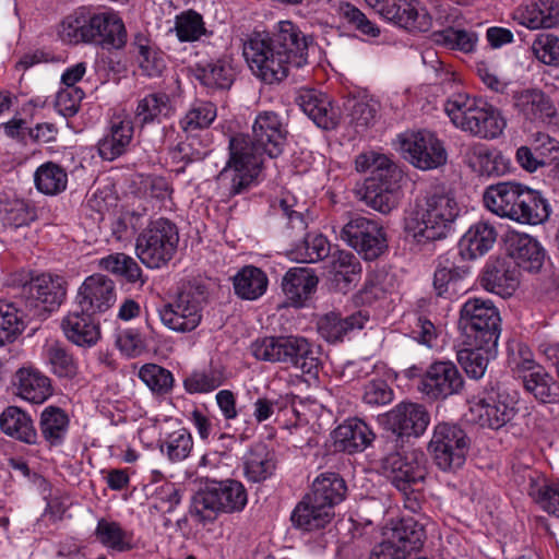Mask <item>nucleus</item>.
Segmentation results:
<instances>
[{"label":"nucleus","instance_id":"1","mask_svg":"<svg viewBox=\"0 0 559 559\" xmlns=\"http://www.w3.org/2000/svg\"><path fill=\"white\" fill-rule=\"evenodd\" d=\"M287 133L278 114L261 111L253 121L251 134L230 138L229 158L216 178L224 194L235 197L246 192L261 171L263 156L275 158L282 154Z\"/></svg>","mask_w":559,"mask_h":559},{"label":"nucleus","instance_id":"2","mask_svg":"<svg viewBox=\"0 0 559 559\" xmlns=\"http://www.w3.org/2000/svg\"><path fill=\"white\" fill-rule=\"evenodd\" d=\"M313 43L290 21H281L273 33L254 32L242 43V55L252 73L266 84L283 82L292 68L308 63L309 46Z\"/></svg>","mask_w":559,"mask_h":559},{"label":"nucleus","instance_id":"3","mask_svg":"<svg viewBox=\"0 0 559 559\" xmlns=\"http://www.w3.org/2000/svg\"><path fill=\"white\" fill-rule=\"evenodd\" d=\"M461 212L451 189L435 187L418 199L405 217L404 228L418 243L447 237Z\"/></svg>","mask_w":559,"mask_h":559},{"label":"nucleus","instance_id":"4","mask_svg":"<svg viewBox=\"0 0 559 559\" xmlns=\"http://www.w3.org/2000/svg\"><path fill=\"white\" fill-rule=\"evenodd\" d=\"M483 200L486 209L495 215L520 224H542L550 214L548 202L538 191L514 181L489 186Z\"/></svg>","mask_w":559,"mask_h":559},{"label":"nucleus","instance_id":"5","mask_svg":"<svg viewBox=\"0 0 559 559\" xmlns=\"http://www.w3.org/2000/svg\"><path fill=\"white\" fill-rule=\"evenodd\" d=\"M247 502L248 493L240 481L213 480L192 496L189 513L197 523L206 526L214 523L219 514L241 512Z\"/></svg>","mask_w":559,"mask_h":559},{"label":"nucleus","instance_id":"6","mask_svg":"<svg viewBox=\"0 0 559 559\" xmlns=\"http://www.w3.org/2000/svg\"><path fill=\"white\" fill-rule=\"evenodd\" d=\"M444 110L455 127L481 139L498 138L507 126L497 108L466 94L450 97Z\"/></svg>","mask_w":559,"mask_h":559},{"label":"nucleus","instance_id":"7","mask_svg":"<svg viewBox=\"0 0 559 559\" xmlns=\"http://www.w3.org/2000/svg\"><path fill=\"white\" fill-rule=\"evenodd\" d=\"M178 242L175 223L164 217L151 221L136 238V257L147 267L159 269L174 258Z\"/></svg>","mask_w":559,"mask_h":559},{"label":"nucleus","instance_id":"8","mask_svg":"<svg viewBox=\"0 0 559 559\" xmlns=\"http://www.w3.org/2000/svg\"><path fill=\"white\" fill-rule=\"evenodd\" d=\"M501 318L491 300L471 298L460 311L459 326L466 340L487 347H497L500 336Z\"/></svg>","mask_w":559,"mask_h":559},{"label":"nucleus","instance_id":"9","mask_svg":"<svg viewBox=\"0 0 559 559\" xmlns=\"http://www.w3.org/2000/svg\"><path fill=\"white\" fill-rule=\"evenodd\" d=\"M207 293L202 284H188L171 302L158 309L162 323L169 330L186 333L193 331L201 322Z\"/></svg>","mask_w":559,"mask_h":559},{"label":"nucleus","instance_id":"10","mask_svg":"<svg viewBox=\"0 0 559 559\" xmlns=\"http://www.w3.org/2000/svg\"><path fill=\"white\" fill-rule=\"evenodd\" d=\"M469 447L471 440L460 425L443 421L433 427L428 452L441 471L451 472L464 465Z\"/></svg>","mask_w":559,"mask_h":559},{"label":"nucleus","instance_id":"11","mask_svg":"<svg viewBox=\"0 0 559 559\" xmlns=\"http://www.w3.org/2000/svg\"><path fill=\"white\" fill-rule=\"evenodd\" d=\"M469 420L483 428L499 429L515 414L516 400L500 385L469 401Z\"/></svg>","mask_w":559,"mask_h":559},{"label":"nucleus","instance_id":"12","mask_svg":"<svg viewBox=\"0 0 559 559\" xmlns=\"http://www.w3.org/2000/svg\"><path fill=\"white\" fill-rule=\"evenodd\" d=\"M340 236L367 261L378 259L388 248L383 228L364 216L352 217L342 227Z\"/></svg>","mask_w":559,"mask_h":559},{"label":"nucleus","instance_id":"13","mask_svg":"<svg viewBox=\"0 0 559 559\" xmlns=\"http://www.w3.org/2000/svg\"><path fill=\"white\" fill-rule=\"evenodd\" d=\"M464 388V378L459 368L450 360L431 362L417 382V390L429 401H444L460 394Z\"/></svg>","mask_w":559,"mask_h":559},{"label":"nucleus","instance_id":"14","mask_svg":"<svg viewBox=\"0 0 559 559\" xmlns=\"http://www.w3.org/2000/svg\"><path fill=\"white\" fill-rule=\"evenodd\" d=\"M400 144L404 157L418 169H435L447 162V151L442 142L429 131L403 134Z\"/></svg>","mask_w":559,"mask_h":559},{"label":"nucleus","instance_id":"15","mask_svg":"<svg viewBox=\"0 0 559 559\" xmlns=\"http://www.w3.org/2000/svg\"><path fill=\"white\" fill-rule=\"evenodd\" d=\"M381 171L366 179L360 199L371 209L388 214L397 206L403 175L397 166H390Z\"/></svg>","mask_w":559,"mask_h":559},{"label":"nucleus","instance_id":"16","mask_svg":"<svg viewBox=\"0 0 559 559\" xmlns=\"http://www.w3.org/2000/svg\"><path fill=\"white\" fill-rule=\"evenodd\" d=\"M385 20L411 32H427L431 19L427 12L417 9L416 0H366Z\"/></svg>","mask_w":559,"mask_h":559},{"label":"nucleus","instance_id":"17","mask_svg":"<svg viewBox=\"0 0 559 559\" xmlns=\"http://www.w3.org/2000/svg\"><path fill=\"white\" fill-rule=\"evenodd\" d=\"M430 421L426 407L418 403L402 402L385 414V428L395 437V441L404 437L421 436Z\"/></svg>","mask_w":559,"mask_h":559},{"label":"nucleus","instance_id":"18","mask_svg":"<svg viewBox=\"0 0 559 559\" xmlns=\"http://www.w3.org/2000/svg\"><path fill=\"white\" fill-rule=\"evenodd\" d=\"M87 44L104 49H121L127 44V29L122 19L114 11L87 15Z\"/></svg>","mask_w":559,"mask_h":559},{"label":"nucleus","instance_id":"19","mask_svg":"<svg viewBox=\"0 0 559 559\" xmlns=\"http://www.w3.org/2000/svg\"><path fill=\"white\" fill-rule=\"evenodd\" d=\"M116 284L104 274H93L79 288L76 300L82 311L104 313L116 302Z\"/></svg>","mask_w":559,"mask_h":559},{"label":"nucleus","instance_id":"20","mask_svg":"<svg viewBox=\"0 0 559 559\" xmlns=\"http://www.w3.org/2000/svg\"><path fill=\"white\" fill-rule=\"evenodd\" d=\"M426 538L424 526L413 518H404L384 532V539L376 547L393 555L419 550Z\"/></svg>","mask_w":559,"mask_h":559},{"label":"nucleus","instance_id":"21","mask_svg":"<svg viewBox=\"0 0 559 559\" xmlns=\"http://www.w3.org/2000/svg\"><path fill=\"white\" fill-rule=\"evenodd\" d=\"M520 283V272L509 258H496L487 261L483 275V287L503 298L510 297Z\"/></svg>","mask_w":559,"mask_h":559},{"label":"nucleus","instance_id":"22","mask_svg":"<svg viewBox=\"0 0 559 559\" xmlns=\"http://www.w3.org/2000/svg\"><path fill=\"white\" fill-rule=\"evenodd\" d=\"M382 468L391 483L405 493L426 477L424 465L414 455L403 456L400 452L383 457Z\"/></svg>","mask_w":559,"mask_h":559},{"label":"nucleus","instance_id":"23","mask_svg":"<svg viewBox=\"0 0 559 559\" xmlns=\"http://www.w3.org/2000/svg\"><path fill=\"white\" fill-rule=\"evenodd\" d=\"M24 294L32 306H41L43 311L50 312L61 305L66 297V287L60 277L41 274L33 277L23 286Z\"/></svg>","mask_w":559,"mask_h":559},{"label":"nucleus","instance_id":"24","mask_svg":"<svg viewBox=\"0 0 559 559\" xmlns=\"http://www.w3.org/2000/svg\"><path fill=\"white\" fill-rule=\"evenodd\" d=\"M298 105L319 128L330 130L338 124L340 109L322 92L312 88L302 90L298 96Z\"/></svg>","mask_w":559,"mask_h":559},{"label":"nucleus","instance_id":"25","mask_svg":"<svg viewBox=\"0 0 559 559\" xmlns=\"http://www.w3.org/2000/svg\"><path fill=\"white\" fill-rule=\"evenodd\" d=\"M92 316L80 309V311L69 312L62 319L61 329L69 342L84 348L97 344L100 338V328Z\"/></svg>","mask_w":559,"mask_h":559},{"label":"nucleus","instance_id":"26","mask_svg":"<svg viewBox=\"0 0 559 559\" xmlns=\"http://www.w3.org/2000/svg\"><path fill=\"white\" fill-rule=\"evenodd\" d=\"M508 251L518 269L535 273L540 270L545 251L538 241L527 234H513L508 239Z\"/></svg>","mask_w":559,"mask_h":559},{"label":"nucleus","instance_id":"27","mask_svg":"<svg viewBox=\"0 0 559 559\" xmlns=\"http://www.w3.org/2000/svg\"><path fill=\"white\" fill-rule=\"evenodd\" d=\"M374 439L370 427L358 418L344 421L333 431L334 447L349 454L367 449Z\"/></svg>","mask_w":559,"mask_h":559},{"label":"nucleus","instance_id":"28","mask_svg":"<svg viewBox=\"0 0 559 559\" xmlns=\"http://www.w3.org/2000/svg\"><path fill=\"white\" fill-rule=\"evenodd\" d=\"M369 321V316L365 311H357L347 317H342L337 312H329L318 320V332L329 343H336L348 335L350 332L361 330Z\"/></svg>","mask_w":559,"mask_h":559},{"label":"nucleus","instance_id":"29","mask_svg":"<svg viewBox=\"0 0 559 559\" xmlns=\"http://www.w3.org/2000/svg\"><path fill=\"white\" fill-rule=\"evenodd\" d=\"M278 362L292 364L304 373H311L318 367V360L313 357V350L307 338L288 335L278 336Z\"/></svg>","mask_w":559,"mask_h":559},{"label":"nucleus","instance_id":"30","mask_svg":"<svg viewBox=\"0 0 559 559\" xmlns=\"http://www.w3.org/2000/svg\"><path fill=\"white\" fill-rule=\"evenodd\" d=\"M498 230L493 224L480 219L466 230L460 240L463 258L476 259L486 254L496 243Z\"/></svg>","mask_w":559,"mask_h":559},{"label":"nucleus","instance_id":"31","mask_svg":"<svg viewBox=\"0 0 559 559\" xmlns=\"http://www.w3.org/2000/svg\"><path fill=\"white\" fill-rule=\"evenodd\" d=\"M514 107L530 121H545L556 116L557 110L551 102L540 90H524L513 96Z\"/></svg>","mask_w":559,"mask_h":559},{"label":"nucleus","instance_id":"32","mask_svg":"<svg viewBox=\"0 0 559 559\" xmlns=\"http://www.w3.org/2000/svg\"><path fill=\"white\" fill-rule=\"evenodd\" d=\"M133 122L126 117L112 121L109 132L98 141V154L105 160H115L127 152L133 138Z\"/></svg>","mask_w":559,"mask_h":559},{"label":"nucleus","instance_id":"33","mask_svg":"<svg viewBox=\"0 0 559 559\" xmlns=\"http://www.w3.org/2000/svg\"><path fill=\"white\" fill-rule=\"evenodd\" d=\"M514 19L530 29L550 28L559 24V9L551 0H532L516 9Z\"/></svg>","mask_w":559,"mask_h":559},{"label":"nucleus","instance_id":"34","mask_svg":"<svg viewBox=\"0 0 559 559\" xmlns=\"http://www.w3.org/2000/svg\"><path fill=\"white\" fill-rule=\"evenodd\" d=\"M318 285V277L309 267L289 269L283 277L282 288L294 306H302Z\"/></svg>","mask_w":559,"mask_h":559},{"label":"nucleus","instance_id":"35","mask_svg":"<svg viewBox=\"0 0 559 559\" xmlns=\"http://www.w3.org/2000/svg\"><path fill=\"white\" fill-rule=\"evenodd\" d=\"M131 48L136 55L141 70L151 78L162 75L166 69L165 53L151 39L148 34L138 32L131 41Z\"/></svg>","mask_w":559,"mask_h":559},{"label":"nucleus","instance_id":"36","mask_svg":"<svg viewBox=\"0 0 559 559\" xmlns=\"http://www.w3.org/2000/svg\"><path fill=\"white\" fill-rule=\"evenodd\" d=\"M16 394L34 404L44 403L52 392L50 380L33 368H21L15 374Z\"/></svg>","mask_w":559,"mask_h":559},{"label":"nucleus","instance_id":"37","mask_svg":"<svg viewBox=\"0 0 559 559\" xmlns=\"http://www.w3.org/2000/svg\"><path fill=\"white\" fill-rule=\"evenodd\" d=\"M333 516L334 511H331L326 506L314 502L312 497L306 495L294 509L290 520L294 526L310 532L323 528Z\"/></svg>","mask_w":559,"mask_h":559},{"label":"nucleus","instance_id":"38","mask_svg":"<svg viewBox=\"0 0 559 559\" xmlns=\"http://www.w3.org/2000/svg\"><path fill=\"white\" fill-rule=\"evenodd\" d=\"M1 430L27 444L37 443L38 435L31 416L16 406L7 407L0 415Z\"/></svg>","mask_w":559,"mask_h":559},{"label":"nucleus","instance_id":"39","mask_svg":"<svg viewBox=\"0 0 559 559\" xmlns=\"http://www.w3.org/2000/svg\"><path fill=\"white\" fill-rule=\"evenodd\" d=\"M346 484L336 473H323L312 483V490L308 493L314 502L329 507L331 511L335 504L344 500Z\"/></svg>","mask_w":559,"mask_h":559},{"label":"nucleus","instance_id":"40","mask_svg":"<svg viewBox=\"0 0 559 559\" xmlns=\"http://www.w3.org/2000/svg\"><path fill=\"white\" fill-rule=\"evenodd\" d=\"M465 347L457 352V361L467 376L479 379L484 376L488 362L495 357L496 347H487L485 344H476L465 340Z\"/></svg>","mask_w":559,"mask_h":559},{"label":"nucleus","instance_id":"41","mask_svg":"<svg viewBox=\"0 0 559 559\" xmlns=\"http://www.w3.org/2000/svg\"><path fill=\"white\" fill-rule=\"evenodd\" d=\"M269 280L266 274L253 265L243 266L234 276L235 294L245 300H255L266 292Z\"/></svg>","mask_w":559,"mask_h":559},{"label":"nucleus","instance_id":"42","mask_svg":"<svg viewBox=\"0 0 559 559\" xmlns=\"http://www.w3.org/2000/svg\"><path fill=\"white\" fill-rule=\"evenodd\" d=\"M522 382L526 392L543 404L559 402V390L557 391L554 377L543 367L535 368L534 371L521 374Z\"/></svg>","mask_w":559,"mask_h":559},{"label":"nucleus","instance_id":"43","mask_svg":"<svg viewBox=\"0 0 559 559\" xmlns=\"http://www.w3.org/2000/svg\"><path fill=\"white\" fill-rule=\"evenodd\" d=\"M333 282L342 292H347L360 277L361 265L349 251L340 250L332 255Z\"/></svg>","mask_w":559,"mask_h":559},{"label":"nucleus","instance_id":"44","mask_svg":"<svg viewBox=\"0 0 559 559\" xmlns=\"http://www.w3.org/2000/svg\"><path fill=\"white\" fill-rule=\"evenodd\" d=\"M69 417L60 407L48 406L40 415L39 429L49 447L60 445L68 432Z\"/></svg>","mask_w":559,"mask_h":559},{"label":"nucleus","instance_id":"45","mask_svg":"<svg viewBox=\"0 0 559 559\" xmlns=\"http://www.w3.org/2000/svg\"><path fill=\"white\" fill-rule=\"evenodd\" d=\"M174 108L168 94L156 92L145 95L138 102L134 112L135 119L141 126L159 121L162 117H168Z\"/></svg>","mask_w":559,"mask_h":559},{"label":"nucleus","instance_id":"46","mask_svg":"<svg viewBox=\"0 0 559 559\" xmlns=\"http://www.w3.org/2000/svg\"><path fill=\"white\" fill-rule=\"evenodd\" d=\"M197 79L212 90H228L234 83L235 71L230 62L217 59L197 68Z\"/></svg>","mask_w":559,"mask_h":559},{"label":"nucleus","instance_id":"47","mask_svg":"<svg viewBox=\"0 0 559 559\" xmlns=\"http://www.w3.org/2000/svg\"><path fill=\"white\" fill-rule=\"evenodd\" d=\"M95 537L104 547L114 551H129L134 547L132 533L123 530L118 522L106 519L98 520Z\"/></svg>","mask_w":559,"mask_h":559},{"label":"nucleus","instance_id":"48","mask_svg":"<svg viewBox=\"0 0 559 559\" xmlns=\"http://www.w3.org/2000/svg\"><path fill=\"white\" fill-rule=\"evenodd\" d=\"M34 181L38 191L47 195H56L66 190L68 175L56 163L47 162L40 165L34 175Z\"/></svg>","mask_w":559,"mask_h":559},{"label":"nucleus","instance_id":"49","mask_svg":"<svg viewBox=\"0 0 559 559\" xmlns=\"http://www.w3.org/2000/svg\"><path fill=\"white\" fill-rule=\"evenodd\" d=\"M275 469L273 454L265 445L257 444L245 457V472L249 480L260 483L270 477Z\"/></svg>","mask_w":559,"mask_h":559},{"label":"nucleus","instance_id":"50","mask_svg":"<svg viewBox=\"0 0 559 559\" xmlns=\"http://www.w3.org/2000/svg\"><path fill=\"white\" fill-rule=\"evenodd\" d=\"M45 356L51 371L60 378H73L78 373V364L72 354L59 342L48 343Z\"/></svg>","mask_w":559,"mask_h":559},{"label":"nucleus","instance_id":"51","mask_svg":"<svg viewBox=\"0 0 559 559\" xmlns=\"http://www.w3.org/2000/svg\"><path fill=\"white\" fill-rule=\"evenodd\" d=\"M225 372L222 367H210L207 370L192 372L183 381V386L189 393H207L225 381Z\"/></svg>","mask_w":559,"mask_h":559},{"label":"nucleus","instance_id":"52","mask_svg":"<svg viewBox=\"0 0 559 559\" xmlns=\"http://www.w3.org/2000/svg\"><path fill=\"white\" fill-rule=\"evenodd\" d=\"M472 158L469 165L481 175L500 176L506 170L504 159L500 154H493L488 147L476 144L469 147Z\"/></svg>","mask_w":559,"mask_h":559},{"label":"nucleus","instance_id":"53","mask_svg":"<svg viewBox=\"0 0 559 559\" xmlns=\"http://www.w3.org/2000/svg\"><path fill=\"white\" fill-rule=\"evenodd\" d=\"M139 378L157 395L169 393L174 385L173 373L156 364H145L139 370Z\"/></svg>","mask_w":559,"mask_h":559},{"label":"nucleus","instance_id":"54","mask_svg":"<svg viewBox=\"0 0 559 559\" xmlns=\"http://www.w3.org/2000/svg\"><path fill=\"white\" fill-rule=\"evenodd\" d=\"M216 115V106L213 103L197 100L180 120V126L186 132L205 129L212 124Z\"/></svg>","mask_w":559,"mask_h":559},{"label":"nucleus","instance_id":"55","mask_svg":"<svg viewBox=\"0 0 559 559\" xmlns=\"http://www.w3.org/2000/svg\"><path fill=\"white\" fill-rule=\"evenodd\" d=\"M193 447L190 432L185 429H178L167 436L160 443V451L165 453L173 462H180L188 457Z\"/></svg>","mask_w":559,"mask_h":559},{"label":"nucleus","instance_id":"56","mask_svg":"<svg viewBox=\"0 0 559 559\" xmlns=\"http://www.w3.org/2000/svg\"><path fill=\"white\" fill-rule=\"evenodd\" d=\"M331 246L326 237L321 234H307L296 248L301 262L314 263L329 257Z\"/></svg>","mask_w":559,"mask_h":559},{"label":"nucleus","instance_id":"57","mask_svg":"<svg viewBox=\"0 0 559 559\" xmlns=\"http://www.w3.org/2000/svg\"><path fill=\"white\" fill-rule=\"evenodd\" d=\"M59 37L67 44H87V14L75 12L68 15L60 24Z\"/></svg>","mask_w":559,"mask_h":559},{"label":"nucleus","instance_id":"58","mask_svg":"<svg viewBox=\"0 0 559 559\" xmlns=\"http://www.w3.org/2000/svg\"><path fill=\"white\" fill-rule=\"evenodd\" d=\"M175 31L180 41L197 40L205 32L203 19L192 10L183 12L176 17Z\"/></svg>","mask_w":559,"mask_h":559},{"label":"nucleus","instance_id":"59","mask_svg":"<svg viewBox=\"0 0 559 559\" xmlns=\"http://www.w3.org/2000/svg\"><path fill=\"white\" fill-rule=\"evenodd\" d=\"M534 56L544 64L559 67V37L549 33L539 34L532 44Z\"/></svg>","mask_w":559,"mask_h":559},{"label":"nucleus","instance_id":"60","mask_svg":"<svg viewBox=\"0 0 559 559\" xmlns=\"http://www.w3.org/2000/svg\"><path fill=\"white\" fill-rule=\"evenodd\" d=\"M17 310L10 304L0 302V346L12 342L22 330Z\"/></svg>","mask_w":559,"mask_h":559},{"label":"nucleus","instance_id":"61","mask_svg":"<svg viewBox=\"0 0 559 559\" xmlns=\"http://www.w3.org/2000/svg\"><path fill=\"white\" fill-rule=\"evenodd\" d=\"M436 41L445 45L451 49L472 51L476 43V36L464 29L447 28L436 34Z\"/></svg>","mask_w":559,"mask_h":559},{"label":"nucleus","instance_id":"62","mask_svg":"<svg viewBox=\"0 0 559 559\" xmlns=\"http://www.w3.org/2000/svg\"><path fill=\"white\" fill-rule=\"evenodd\" d=\"M362 399L372 406L386 405L393 401V390L385 380H372L365 385Z\"/></svg>","mask_w":559,"mask_h":559},{"label":"nucleus","instance_id":"63","mask_svg":"<svg viewBox=\"0 0 559 559\" xmlns=\"http://www.w3.org/2000/svg\"><path fill=\"white\" fill-rule=\"evenodd\" d=\"M468 273L466 267L439 266L433 275V287L438 296H443L449 286L464 277Z\"/></svg>","mask_w":559,"mask_h":559},{"label":"nucleus","instance_id":"64","mask_svg":"<svg viewBox=\"0 0 559 559\" xmlns=\"http://www.w3.org/2000/svg\"><path fill=\"white\" fill-rule=\"evenodd\" d=\"M341 14L349 24L355 26V28L362 34L372 37L379 35L380 29L356 7L345 3L341 7Z\"/></svg>","mask_w":559,"mask_h":559}]
</instances>
